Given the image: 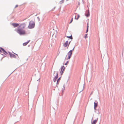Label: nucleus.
<instances>
[{"label":"nucleus","instance_id":"obj_5","mask_svg":"<svg viewBox=\"0 0 124 124\" xmlns=\"http://www.w3.org/2000/svg\"><path fill=\"white\" fill-rule=\"evenodd\" d=\"M70 43V42L68 43V41H67L63 44V46L65 47H66L67 46H69Z\"/></svg>","mask_w":124,"mask_h":124},{"label":"nucleus","instance_id":"obj_17","mask_svg":"<svg viewBox=\"0 0 124 124\" xmlns=\"http://www.w3.org/2000/svg\"><path fill=\"white\" fill-rule=\"evenodd\" d=\"M87 34H85V39H86L87 38Z\"/></svg>","mask_w":124,"mask_h":124},{"label":"nucleus","instance_id":"obj_20","mask_svg":"<svg viewBox=\"0 0 124 124\" xmlns=\"http://www.w3.org/2000/svg\"><path fill=\"white\" fill-rule=\"evenodd\" d=\"M88 28H87V30H86V32H88Z\"/></svg>","mask_w":124,"mask_h":124},{"label":"nucleus","instance_id":"obj_21","mask_svg":"<svg viewBox=\"0 0 124 124\" xmlns=\"http://www.w3.org/2000/svg\"><path fill=\"white\" fill-rule=\"evenodd\" d=\"M87 28H88L89 26H88V23H87Z\"/></svg>","mask_w":124,"mask_h":124},{"label":"nucleus","instance_id":"obj_3","mask_svg":"<svg viewBox=\"0 0 124 124\" xmlns=\"http://www.w3.org/2000/svg\"><path fill=\"white\" fill-rule=\"evenodd\" d=\"M35 26V23L33 21H31L30 22L28 27L29 29H32Z\"/></svg>","mask_w":124,"mask_h":124},{"label":"nucleus","instance_id":"obj_9","mask_svg":"<svg viewBox=\"0 0 124 124\" xmlns=\"http://www.w3.org/2000/svg\"><path fill=\"white\" fill-rule=\"evenodd\" d=\"M94 109L95 110L97 107V106L98 103H97V102L95 103V102H94Z\"/></svg>","mask_w":124,"mask_h":124},{"label":"nucleus","instance_id":"obj_8","mask_svg":"<svg viewBox=\"0 0 124 124\" xmlns=\"http://www.w3.org/2000/svg\"><path fill=\"white\" fill-rule=\"evenodd\" d=\"M98 120V118L97 119L93 120L92 122V124H96Z\"/></svg>","mask_w":124,"mask_h":124},{"label":"nucleus","instance_id":"obj_22","mask_svg":"<svg viewBox=\"0 0 124 124\" xmlns=\"http://www.w3.org/2000/svg\"><path fill=\"white\" fill-rule=\"evenodd\" d=\"M18 7V5H16V6L15 7V8H16L17 7Z\"/></svg>","mask_w":124,"mask_h":124},{"label":"nucleus","instance_id":"obj_14","mask_svg":"<svg viewBox=\"0 0 124 124\" xmlns=\"http://www.w3.org/2000/svg\"><path fill=\"white\" fill-rule=\"evenodd\" d=\"M64 0H62L60 1V4H62L64 2Z\"/></svg>","mask_w":124,"mask_h":124},{"label":"nucleus","instance_id":"obj_7","mask_svg":"<svg viewBox=\"0 0 124 124\" xmlns=\"http://www.w3.org/2000/svg\"><path fill=\"white\" fill-rule=\"evenodd\" d=\"M1 50H2L3 51V52H4V53H5L6 54L7 53V52L4 49H3V48H2L1 47H0V53L2 52Z\"/></svg>","mask_w":124,"mask_h":124},{"label":"nucleus","instance_id":"obj_4","mask_svg":"<svg viewBox=\"0 0 124 124\" xmlns=\"http://www.w3.org/2000/svg\"><path fill=\"white\" fill-rule=\"evenodd\" d=\"M55 74L56 75H55V77L53 79L54 81V82H55L56 81V80L58 78L57 73L56 72H54V74Z\"/></svg>","mask_w":124,"mask_h":124},{"label":"nucleus","instance_id":"obj_2","mask_svg":"<svg viewBox=\"0 0 124 124\" xmlns=\"http://www.w3.org/2000/svg\"><path fill=\"white\" fill-rule=\"evenodd\" d=\"M75 47H74L72 50H70L67 53V55L66 56L65 59V60H68L70 59L72 56V51L74 50Z\"/></svg>","mask_w":124,"mask_h":124},{"label":"nucleus","instance_id":"obj_11","mask_svg":"<svg viewBox=\"0 0 124 124\" xmlns=\"http://www.w3.org/2000/svg\"><path fill=\"white\" fill-rule=\"evenodd\" d=\"M30 41V40H29L28 42L23 43V46H26L29 43V42Z\"/></svg>","mask_w":124,"mask_h":124},{"label":"nucleus","instance_id":"obj_25","mask_svg":"<svg viewBox=\"0 0 124 124\" xmlns=\"http://www.w3.org/2000/svg\"><path fill=\"white\" fill-rule=\"evenodd\" d=\"M16 55H17V54H16Z\"/></svg>","mask_w":124,"mask_h":124},{"label":"nucleus","instance_id":"obj_23","mask_svg":"<svg viewBox=\"0 0 124 124\" xmlns=\"http://www.w3.org/2000/svg\"><path fill=\"white\" fill-rule=\"evenodd\" d=\"M69 62L68 61H67V62L66 63H67Z\"/></svg>","mask_w":124,"mask_h":124},{"label":"nucleus","instance_id":"obj_10","mask_svg":"<svg viewBox=\"0 0 124 124\" xmlns=\"http://www.w3.org/2000/svg\"><path fill=\"white\" fill-rule=\"evenodd\" d=\"M65 69V67H64V66H62L61 67V71H62V72Z\"/></svg>","mask_w":124,"mask_h":124},{"label":"nucleus","instance_id":"obj_13","mask_svg":"<svg viewBox=\"0 0 124 124\" xmlns=\"http://www.w3.org/2000/svg\"><path fill=\"white\" fill-rule=\"evenodd\" d=\"M85 16L87 17H88L89 16V11H88V13L85 15Z\"/></svg>","mask_w":124,"mask_h":124},{"label":"nucleus","instance_id":"obj_24","mask_svg":"<svg viewBox=\"0 0 124 124\" xmlns=\"http://www.w3.org/2000/svg\"><path fill=\"white\" fill-rule=\"evenodd\" d=\"M67 63H65V65H67Z\"/></svg>","mask_w":124,"mask_h":124},{"label":"nucleus","instance_id":"obj_12","mask_svg":"<svg viewBox=\"0 0 124 124\" xmlns=\"http://www.w3.org/2000/svg\"><path fill=\"white\" fill-rule=\"evenodd\" d=\"M10 54L11 57H15V55L14 54Z\"/></svg>","mask_w":124,"mask_h":124},{"label":"nucleus","instance_id":"obj_6","mask_svg":"<svg viewBox=\"0 0 124 124\" xmlns=\"http://www.w3.org/2000/svg\"><path fill=\"white\" fill-rule=\"evenodd\" d=\"M12 24L14 27H17L19 25V24L17 23H12Z\"/></svg>","mask_w":124,"mask_h":124},{"label":"nucleus","instance_id":"obj_16","mask_svg":"<svg viewBox=\"0 0 124 124\" xmlns=\"http://www.w3.org/2000/svg\"><path fill=\"white\" fill-rule=\"evenodd\" d=\"M80 16L78 14L77 15V17L76 18V20H78V18H79Z\"/></svg>","mask_w":124,"mask_h":124},{"label":"nucleus","instance_id":"obj_19","mask_svg":"<svg viewBox=\"0 0 124 124\" xmlns=\"http://www.w3.org/2000/svg\"><path fill=\"white\" fill-rule=\"evenodd\" d=\"M73 20V18H72L71 19V21L70 22V23H71L72 22Z\"/></svg>","mask_w":124,"mask_h":124},{"label":"nucleus","instance_id":"obj_1","mask_svg":"<svg viewBox=\"0 0 124 124\" xmlns=\"http://www.w3.org/2000/svg\"><path fill=\"white\" fill-rule=\"evenodd\" d=\"M26 26V24L24 23L21 24L16 31L17 32L21 35H24L25 34H26V32L23 29L25 28Z\"/></svg>","mask_w":124,"mask_h":124},{"label":"nucleus","instance_id":"obj_15","mask_svg":"<svg viewBox=\"0 0 124 124\" xmlns=\"http://www.w3.org/2000/svg\"><path fill=\"white\" fill-rule=\"evenodd\" d=\"M67 38H69L70 39H72V36L71 35L70 36H69H69H67Z\"/></svg>","mask_w":124,"mask_h":124},{"label":"nucleus","instance_id":"obj_18","mask_svg":"<svg viewBox=\"0 0 124 124\" xmlns=\"http://www.w3.org/2000/svg\"><path fill=\"white\" fill-rule=\"evenodd\" d=\"M60 78L58 79L57 82V84H59V83L58 82L59 81H60Z\"/></svg>","mask_w":124,"mask_h":124}]
</instances>
